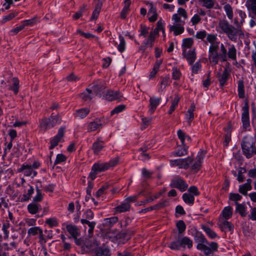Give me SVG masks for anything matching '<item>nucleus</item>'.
I'll list each match as a JSON object with an SVG mask.
<instances>
[{
    "label": "nucleus",
    "mask_w": 256,
    "mask_h": 256,
    "mask_svg": "<svg viewBox=\"0 0 256 256\" xmlns=\"http://www.w3.org/2000/svg\"><path fill=\"white\" fill-rule=\"evenodd\" d=\"M195 240L198 242L197 248L202 250L206 255H210L216 252L218 250V245L216 242H212L209 244V246L205 245L204 244H208V242L200 232H197L195 236Z\"/></svg>",
    "instance_id": "obj_1"
},
{
    "label": "nucleus",
    "mask_w": 256,
    "mask_h": 256,
    "mask_svg": "<svg viewBox=\"0 0 256 256\" xmlns=\"http://www.w3.org/2000/svg\"><path fill=\"white\" fill-rule=\"evenodd\" d=\"M219 27L226 33L228 38L232 41L236 42L238 35H244V34L239 28H235L224 20H220L218 24Z\"/></svg>",
    "instance_id": "obj_2"
},
{
    "label": "nucleus",
    "mask_w": 256,
    "mask_h": 256,
    "mask_svg": "<svg viewBox=\"0 0 256 256\" xmlns=\"http://www.w3.org/2000/svg\"><path fill=\"white\" fill-rule=\"evenodd\" d=\"M255 144L254 139L250 136H245L242 144V150L247 158L252 156L254 154H256V148L254 147Z\"/></svg>",
    "instance_id": "obj_3"
},
{
    "label": "nucleus",
    "mask_w": 256,
    "mask_h": 256,
    "mask_svg": "<svg viewBox=\"0 0 256 256\" xmlns=\"http://www.w3.org/2000/svg\"><path fill=\"white\" fill-rule=\"evenodd\" d=\"M62 118L59 114H52L50 118H44L40 121V126L42 130L46 131L48 129L51 128L60 122Z\"/></svg>",
    "instance_id": "obj_4"
},
{
    "label": "nucleus",
    "mask_w": 256,
    "mask_h": 256,
    "mask_svg": "<svg viewBox=\"0 0 256 256\" xmlns=\"http://www.w3.org/2000/svg\"><path fill=\"white\" fill-rule=\"evenodd\" d=\"M119 162V158L117 157L110 160L108 162L102 164H95L94 165V170H98V172L105 171L111 167L116 166Z\"/></svg>",
    "instance_id": "obj_5"
},
{
    "label": "nucleus",
    "mask_w": 256,
    "mask_h": 256,
    "mask_svg": "<svg viewBox=\"0 0 256 256\" xmlns=\"http://www.w3.org/2000/svg\"><path fill=\"white\" fill-rule=\"evenodd\" d=\"M193 159L190 157H188L184 159H178L171 161V164L172 166H178L180 168L187 169L190 165L192 164Z\"/></svg>",
    "instance_id": "obj_6"
},
{
    "label": "nucleus",
    "mask_w": 256,
    "mask_h": 256,
    "mask_svg": "<svg viewBox=\"0 0 256 256\" xmlns=\"http://www.w3.org/2000/svg\"><path fill=\"white\" fill-rule=\"evenodd\" d=\"M172 188H174L179 189L182 192L186 190L188 188V184L180 178H176L172 180L170 184Z\"/></svg>",
    "instance_id": "obj_7"
},
{
    "label": "nucleus",
    "mask_w": 256,
    "mask_h": 256,
    "mask_svg": "<svg viewBox=\"0 0 256 256\" xmlns=\"http://www.w3.org/2000/svg\"><path fill=\"white\" fill-rule=\"evenodd\" d=\"M206 155V152L204 150H200L198 152V155L196 158L194 163L192 165L191 169L196 172L199 170L202 166V163L203 159Z\"/></svg>",
    "instance_id": "obj_8"
},
{
    "label": "nucleus",
    "mask_w": 256,
    "mask_h": 256,
    "mask_svg": "<svg viewBox=\"0 0 256 256\" xmlns=\"http://www.w3.org/2000/svg\"><path fill=\"white\" fill-rule=\"evenodd\" d=\"M248 109V103H246L244 106L242 107V116L243 128L244 129H246L250 126Z\"/></svg>",
    "instance_id": "obj_9"
},
{
    "label": "nucleus",
    "mask_w": 256,
    "mask_h": 256,
    "mask_svg": "<svg viewBox=\"0 0 256 256\" xmlns=\"http://www.w3.org/2000/svg\"><path fill=\"white\" fill-rule=\"evenodd\" d=\"M102 124L101 123V118H96L94 121L90 122L88 125V132H91L98 130L100 131L102 128Z\"/></svg>",
    "instance_id": "obj_10"
},
{
    "label": "nucleus",
    "mask_w": 256,
    "mask_h": 256,
    "mask_svg": "<svg viewBox=\"0 0 256 256\" xmlns=\"http://www.w3.org/2000/svg\"><path fill=\"white\" fill-rule=\"evenodd\" d=\"M64 132V128H60L58 134L51 140L50 149L52 150L56 146L60 140L63 138Z\"/></svg>",
    "instance_id": "obj_11"
},
{
    "label": "nucleus",
    "mask_w": 256,
    "mask_h": 256,
    "mask_svg": "<svg viewBox=\"0 0 256 256\" xmlns=\"http://www.w3.org/2000/svg\"><path fill=\"white\" fill-rule=\"evenodd\" d=\"M183 56L188 61L190 64L192 65L196 57L195 49L190 50L188 51L186 49L183 50Z\"/></svg>",
    "instance_id": "obj_12"
},
{
    "label": "nucleus",
    "mask_w": 256,
    "mask_h": 256,
    "mask_svg": "<svg viewBox=\"0 0 256 256\" xmlns=\"http://www.w3.org/2000/svg\"><path fill=\"white\" fill-rule=\"evenodd\" d=\"M105 98L109 100L112 101L114 100H118L120 101L121 98H122V95L118 91L108 90L104 96Z\"/></svg>",
    "instance_id": "obj_13"
},
{
    "label": "nucleus",
    "mask_w": 256,
    "mask_h": 256,
    "mask_svg": "<svg viewBox=\"0 0 256 256\" xmlns=\"http://www.w3.org/2000/svg\"><path fill=\"white\" fill-rule=\"evenodd\" d=\"M79 96L82 101L89 102L94 98V93L92 90L87 88L79 94Z\"/></svg>",
    "instance_id": "obj_14"
},
{
    "label": "nucleus",
    "mask_w": 256,
    "mask_h": 256,
    "mask_svg": "<svg viewBox=\"0 0 256 256\" xmlns=\"http://www.w3.org/2000/svg\"><path fill=\"white\" fill-rule=\"evenodd\" d=\"M216 76L220 86H223L228 80L230 72H228V68H225L222 74L220 72H218Z\"/></svg>",
    "instance_id": "obj_15"
},
{
    "label": "nucleus",
    "mask_w": 256,
    "mask_h": 256,
    "mask_svg": "<svg viewBox=\"0 0 256 256\" xmlns=\"http://www.w3.org/2000/svg\"><path fill=\"white\" fill-rule=\"evenodd\" d=\"M104 142L101 138H98L94 142L92 146V150L94 154H98L104 148Z\"/></svg>",
    "instance_id": "obj_16"
},
{
    "label": "nucleus",
    "mask_w": 256,
    "mask_h": 256,
    "mask_svg": "<svg viewBox=\"0 0 256 256\" xmlns=\"http://www.w3.org/2000/svg\"><path fill=\"white\" fill-rule=\"evenodd\" d=\"M18 172H23L25 176H30L32 174V176L36 175V172L34 171L32 166L30 165H22L20 168L18 170Z\"/></svg>",
    "instance_id": "obj_17"
},
{
    "label": "nucleus",
    "mask_w": 256,
    "mask_h": 256,
    "mask_svg": "<svg viewBox=\"0 0 256 256\" xmlns=\"http://www.w3.org/2000/svg\"><path fill=\"white\" fill-rule=\"evenodd\" d=\"M100 244L97 242L96 240H88L86 244H84V246L83 247L84 248V247L87 249L86 252L94 250V251L96 249L98 246Z\"/></svg>",
    "instance_id": "obj_18"
},
{
    "label": "nucleus",
    "mask_w": 256,
    "mask_h": 256,
    "mask_svg": "<svg viewBox=\"0 0 256 256\" xmlns=\"http://www.w3.org/2000/svg\"><path fill=\"white\" fill-rule=\"evenodd\" d=\"M161 98L154 97L150 98V109L149 112L152 114L155 111L156 107L160 104Z\"/></svg>",
    "instance_id": "obj_19"
},
{
    "label": "nucleus",
    "mask_w": 256,
    "mask_h": 256,
    "mask_svg": "<svg viewBox=\"0 0 256 256\" xmlns=\"http://www.w3.org/2000/svg\"><path fill=\"white\" fill-rule=\"evenodd\" d=\"M195 108L196 106L194 103L192 104L190 108L188 110L186 114L189 126L191 124V122L194 118V112L195 110Z\"/></svg>",
    "instance_id": "obj_20"
},
{
    "label": "nucleus",
    "mask_w": 256,
    "mask_h": 256,
    "mask_svg": "<svg viewBox=\"0 0 256 256\" xmlns=\"http://www.w3.org/2000/svg\"><path fill=\"white\" fill-rule=\"evenodd\" d=\"M218 224L222 231H224L226 230L230 231L233 228L232 224L230 222L223 219L219 220Z\"/></svg>",
    "instance_id": "obj_21"
},
{
    "label": "nucleus",
    "mask_w": 256,
    "mask_h": 256,
    "mask_svg": "<svg viewBox=\"0 0 256 256\" xmlns=\"http://www.w3.org/2000/svg\"><path fill=\"white\" fill-rule=\"evenodd\" d=\"M104 238L112 241L117 239V231L115 229H110L104 234Z\"/></svg>",
    "instance_id": "obj_22"
},
{
    "label": "nucleus",
    "mask_w": 256,
    "mask_h": 256,
    "mask_svg": "<svg viewBox=\"0 0 256 256\" xmlns=\"http://www.w3.org/2000/svg\"><path fill=\"white\" fill-rule=\"evenodd\" d=\"M110 250L108 248L98 246L94 250V256H110Z\"/></svg>",
    "instance_id": "obj_23"
},
{
    "label": "nucleus",
    "mask_w": 256,
    "mask_h": 256,
    "mask_svg": "<svg viewBox=\"0 0 256 256\" xmlns=\"http://www.w3.org/2000/svg\"><path fill=\"white\" fill-rule=\"evenodd\" d=\"M184 30V28L183 26L174 24L170 27V32H173L175 36H178L182 34Z\"/></svg>",
    "instance_id": "obj_24"
},
{
    "label": "nucleus",
    "mask_w": 256,
    "mask_h": 256,
    "mask_svg": "<svg viewBox=\"0 0 256 256\" xmlns=\"http://www.w3.org/2000/svg\"><path fill=\"white\" fill-rule=\"evenodd\" d=\"M188 147L184 144L182 146H179L176 152H174V155L176 156H182L188 154Z\"/></svg>",
    "instance_id": "obj_25"
},
{
    "label": "nucleus",
    "mask_w": 256,
    "mask_h": 256,
    "mask_svg": "<svg viewBox=\"0 0 256 256\" xmlns=\"http://www.w3.org/2000/svg\"><path fill=\"white\" fill-rule=\"evenodd\" d=\"M40 210V206L38 204L32 202L28 206V210L31 214H36Z\"/></svg>",
    "instance_id": "obj_26"
},
{
    "label": "nucleus",
    "mask_w": 256,
    "mask_h": 256,
    "mask_svg": "<svg viewBox=\"0 0 256 256\" xmlns=\"http://www.w3.org/2000/svg\"><path fill=\"white\" fill-rule=\"evenodd\" d=\"M130 204L126 203V202L122 203L121 204L115 208L116 212L121 213L128 211L130 209Z\"/></svg>",
    "instance_id": "obj_27"
},
{
    "label": "nucleus",
    "mask_w": 256,
    "mask_h": 256,
    "mask_svg": "<svg viewBox=\"0 0 256 256\" xmlns=\"http://www.w3.org/2000/svg\"><path fill=\"white\" fill-rule=\"evenodd\" d=\"M66 230L73 238H76L79 235L78 230L75 226L68 225L66 226Z\"/></svg>",
    "instance_id": "obj_28"
},
{
    "label": "nucleus",
    "mask_w": 256,
    "mask_h": 256,
    "mask_svg": "<svg viewBox=\"0 0 256 256\" xmlns=\"http://www.w3.org/2000/svg\"><path fill=\"white\" fill-rule=\"evenodd\" d=\"M90 110L88 108H83L76 110L74 116L80 118H83L89 114Z\"/></svg>",
    "instance_id": "obj_29"
},
{
    "label": "nucleus",
    "mask_w": 256,
    "mask_h": 256,
    "mask_svg": "<svg viewBox=\"0 0 256 256\" xmlns=\"http://www.w3.org/2000/svg\"><path fill=\"white\" fill-rule=\"evenodd\" d=\"M236 205V212H238L240 216L242 217H244L246 216L247 213L246 212V208L243 204H240L238 202H235Z\"/></svg>",
    "instance_id": "obj_30"
},
{
    "label": "nucleus",
    "mask_w": 256,
    "mask_h": 256,
    "mask_svg": "<svg viewBox=\"0 0 256 256\" xmlns=\"http://www.w3.org/2000/svg\"><path fill=\"white\" fill-rule=\"evenodd\" d=\"M228 58L236 60V50L234 45L232 44L228 48Z\"/></svg>",
    "instance_id": "obj_31"
},
{
    "label": "nucleus",
    "mask_w": 256,
    "mask_h": 256,
    "mask_svg": "<svg viewBox=\"0 0 256 256\" xmlns=\"http://www.w3.org/2000/svg\"><path fill=\"white\" fill-rule=\"evenodd\" d=\"M80 222L83 224H86L89 227L88 229V233L90 234H92L94 232V228L96 224V222H90L89 220L85 219V218H82L80 220Z\"/></svg>",
    "instance_id": "obj_32"
},
{
    "label": "nucleus",
    "mask_w": 256,
    "mask_h": 256,
    "mask_svg": "<svg viewBox=\"0 0 256 256\" xmlns=\"http://www.w3.org/2000/svg\"><path fill=\"white\" fill-rule=\"evenodd\" d=\"M232 214V208L231 206H228L225 207L222 210V215L225 220L230 218Z\"/></svg>",
    "instance_id": "obj_33"
},
{
    "label": "nucleus",
    "mask_w": 256,
    "mask_h": 256,
    "mask_svg": "<svg viewBox=\"0 0 256 256\" xmlns=\"http://www.w3.org/2000/svg\"><path fill=\"white\" fill-rule=\"evenodd\" d=\"M246 6L248 9L250 10L252 13L256 15V0H248Z\"/></svg>",
    "instance_id": "obj_34"
},
{
    "label": "nucleus",
    "mask_w": 256,
    "mask_h": 256,
    "mask_svg": "<svg viewBox=\"0 0 256 256\" xmlns=\"http://www.w3.org/2000/svg\"><path fill=\"white\" fill-rule=\"evenodd\" d=\"M182 199L185 202L188 204H193L194 198L190 193H184L182 196Z\"/></svg>",
    "instance_id": "obj_35"
},
{
    "label": "nucleus",
    "mask_w": 256,
    "mask_h": 256,
    "mask_svg": "<svg viewBox=\"0 0 256 256\" xmlns=\"http://www.w3.org/2000/svg\"><path fill=\"white\" fill-rule=\"evenodd\" d=\"M13 84L10 88V89L12 90L14 93L16 94L18 92L19 90V80L17 78H14L12 79Z\"/></svg>",
    "instance_id": "obj_36"
},
{
    "label": "nucleus",
    "mask_w": 256,
    "mask_h": 256,
    "mask_svg": "<svg viewBox=\"0 0 256 256\" xmlns=\"http://www.w3.org/2000/svg\"><path fill=\"white\" fill-rule=\"evenodd\" d=\"M102 6V2H99L96 6L92 12V16L91 17V20H96L98 18L99 13L100 11L101 8Z\"/></svg>",
    "instance_id": "obj_37"
},
{
    "label": "nucleus",
    "mask_w": 256,
    "mask_h": 256,
    "mask_svg": "<svg viewBox=\"0 0 256 256\" xmlns=\"http://www.w3.org/2000/svg\"><path fill=\"white\" fill-rule=\"evenodd\" d=\"M238 92L240 98H243L244 97V84L242 80L238 82Z\"/></svg>",
    "instance_id": "obj_38"
},
{
    "label": "nucleus",
    "mask_w": 256,
    "mask_h": 256,
    "mask_svg": "<svg viewBox=\"0 0 256 256\" xmlns=\"http://www.w3.org/2000/svg\"><path fill=\"white\" fill-rule=\"evenodd\" d=\"M180 100V98L178 96V94H176V97L174 100L172 101V106L170 108V109L168 111V114H172L176 106L178 104L179 100Z\"/></svg>",
    "instance_id": "obj_39"
},
{
    "label": "nucleus",
    "mask_w": 256,
    "mask_h": 256,
    "mask_svg": "<svg viewBox=\"0 0 256 256\" xmlns=\"http://www.w3.org/2000/svg\"><path fill=\"white\" fill-rule=\"evenodd\" d=\"M118 222V218L116 217H112L110 218H106L104 220V225L106 226H111L114 224Z\"/></svg>",
    "instance_id": "obj_40"
},
{
    "label": "nucleus",
    "mask_w": 256,
    "mask_h": 256,
    "mask_svg": "<svg viewBox=\"0 0 256 256\" xmlns=\"http://www.w3.org/2000/svg\"><path fill=\"white\" fill-rule=\"evenodd\" d=\"M180 244L184 247L187 245L188 248H190L192 246V242L189 238L184 237L180 240Z\"/></svg>",
    "instance_id": "obj_41"
},
{
    "label": "nucleus",
    "mask_w": 256,
    "mask_h": 256,
    "mask_svg": "<svg viewBox=\"0 0 256 256\" xmlns=\"http://www.w3.org/2000/svg\"><path fill=\"white\" fill-rule=\"evenodd\" d=\"M34 190L32 186H30V188L26 194H24L20 199V202H26L30 200V196L34 193Z\"/></svg>",
    "instance_id": "obj_42"
},
{
    "label": "nucleus",
    "mask_w": 256,
    "mask_h": 256,
    "mask_svg": "<svg viewBox=\"0 0 256 256\" xmlns=\"http://www.w3.org/2000/svg\"><path fill=\"white\" fill-rule=\"evenodd\" d=\"M252 186L249 185L248 184H246L240 186L239 188V192L241 194L246 195L247 194V191L250 190H252Z\"/></svg>",
    "instance_id": "obj_43"
},
{
    "label": "nucleus",
    "mask_w": 256,
    "mask_h": 256,
    "mask_svg": "<svg viewBox=\"0 0 256 256\" xmlns=\"http://www.w3.org/2000/svg\"><path fill=\"white\" fill-rule=\"evenodd\" d=\"M199 2L202 3V6L208 9L214 7V0H198Z\"/></svg>",
    "instance_id": "obj_44"
},
{
    "label": "nucleus",
    "mask_w": 256,
    "mask_h": 256,
    "mask_svg": "<svg viewBox=\"0 0 256 256\" xmlns=\"http://www.w3.org/2000/svg\"><path fill=\"white\" fill-rule=\"evenodd\" d=\"M224 8L228 18L232 20L233 18V12L232 6L229 4H226L224 6Z\"/></svg>",
    "instance_id": "obj_45"
},
{
    "label": "nucleus",
    "mask_w": 256,
    "mask_h": 256,
    "mask_svg": "<svg viewBox=\"0 0 256 256\" xmlns=\"http://www.w3.org/2000/svg\"><path fill=\"white\" fill-rule=\"evenodd\" d=\"M193 40L191 38H185L183 40L182 47L184 50L190 48L193 44Z\"/></svg>",
    "instance_id": "obj_46"
},
{
    "label": "nucleus",
    "mask_w": 256,
    "mask_h": 256,
    "mask_svg": "<svg viewBox=\"0 0 256 256\" xmlns=\"http://www.w3.org/2000/svg\"><path fill=\"white\" fill-rule=\"evenodd\" d=\"M202 229L206 233L208 236L211 238H215L216 237L217 235L216 233L214 232L212 230H211L210 228L206 226H203Z\"/></svg>",
    "instance_id": "obj_47"
},
{
    "label": "nucleus",
    "mask_w": 256,
    "mask_h": 256,
    "mask_svg": "<svg viewBox=\"0 0 256 256\" xmlns=\"http://www.w3.org/2000/svg\"><path fill=\"white\" fill-rule=\"evenodd\" d=\"M172 20L174 21V24L178 26H184V21L182 20L178 16V14H174L172 16Z\"/></svg>",
    "instance_id": "obj_48"
},
{
    "label": "nucleus",
    "mask_w": 256,
    "mask_h": 256,
    "mask_svg": "<svg viewBox=\"0 0 256 256\" xmlns=\"http://www.w3.org/2000/svg\"><path fill=\"white\" fill-rule=\"evenodd\" d=\"M154 40L155 38L152 36V34H150L148 39L144 42V44L145 46H150V48H152Z\"/></svg>",
    "instance_id": "obj_49"
},
{
    "label": "nucleus",
    "mask_w": 256,
    "mask_h": 256,
    "mask_svg": "<svg viewBox=\"0 0 256 256\" xmlns=\"http://www.w3.org/2000/svg\"><path fill=\"white\" fill-rule=\"evenodd\" d=\"M219 56L217 53L210 54L208 59L211 62L214 64H218V61Z\"/></svg>",
    "instance_id": "obj_50"
},
{
    "label": "nucleus",
    "mask_w": 256,
    "mask_h": 256,
    "mask_svg": "<svg viewBox=\"0 0 256 256\" xmlns=\"http://www.w3.org/2000/svg\"><path fill=\"white\" fill-rule=\"evenodd\" d=\"M119 38L120 40V43L118 46V48L120 52H122L124 51L125 48V40L124 38L121 36H120Z\"/></svg>",
    "instance_id": "obj_51"
},
{
    "label": "nucleus",
    "mask_w": 256,
    "mask_h": 256,
    "mask_svg": "<svg viewBox=\"0 0 256 256\" xmlns=\"http://www.w3.org/2000/svg\"><path fill=\"white\" fill-rule=\"evenodd\" d=\"M124 6L120 14V17L124 19L126 17V15L129 10V6H130V4H128V2H127V4L124 2Z\"/></svg>",
    "instance_id": "obj_52"
},
{
    "label": "nucleus",
    "mask_w": 256,
    "mask_h": 256,
    "mask_svg": "<svg viewBox=\"0 0 256 256\" xmlns=\"http://www.w3.org/2000/svg\"><path fill=\"white\" fill-rule=\"evenodd\" d=\"M126 108L125 105L121 104L116 107L112 112L111 115L115 114H118L119 112L123 111Z\"/></svg>",
    "instance_id": "obj_53"
},
{
    "label": "nucleus",
    "mask_w": 256,
    "mask_h": 256,
    "mask_svg": "<svg viewBox=\"0 0 256 256\" xmlns=\"http://www.w3.org/2000/svg\"><path fill=\"white\" fill-rule=\"evenodd\" d=\"M176 226L178 230L179 233H182L184 232L186 227L184 222L182 220H179L176 224Z\"/></svg>",
    "instance_id": "obj_54"
},
{
    "label": "nucleus",
    "mask_w": 256,
    "mask_h": 256,
    "mask_svg": "<svg viewBox=\"0 0 256 256\" xmlns=\"http://www.w3.org/2000/svg\"><path fill=\"white\" fill-rule=\"evenodd\" d=\"M40 228L39 227H33L30 228L28 232L29 236H35L39 233Z\"/></svg>",
    "instance_id": "obj_55"
},
{
    "label": "nucleus",
    "mask_w": 256,
    "mask_h": 256,
    "mask_svg": "<svg viewBox=\"0 0 256 256\" xmlns=\"http://www.w3.org/2000/svg\"><path fill=\"white\" fill-rule=\"evenodd\" d=\"M242 198V196L238 194L230 193L229 196V199L230 200L234 201L236 202Z\"/></svg>",
    "instance_id": "obj_56"
},
{
    "label": "nucleus",
    "mask_w": 256,
    "mask_h": 256,
    "mask_svg": "<svg viewBox=\"0 0 256 256\" xmlns=\"http://www.w3.org/2000/svg\"><path fill=\"white\" fill-rule=\"evenodd\" d=\"M10 228V224L8 222L4 223L3 224L2 230L4 232L5 234L4 238V239H8V234L9 232L8 229Z\"/></svg>",
    "instance_id": "obj_57"
},
{
    "label": "nucleus",
    "mask_w": 256,
    "mask_h": 256,
    "mask_svg": "<svg viewBox=\"0 0 256 256\" xmlns=\"http://www.w3.org/2000/svg\"><path fill=\"white\" fill-rule=\"evenodd\" d=\"M172 71V78L174 80H178L181 76L180 71L176 68H174Z\"/></svg>",
    "instance_id": "obj_58"
},
{
    "label": "nucleus",
    "mask_w": 256,
    "mask_h": 256,
    "mask_svg": "<svg viewBox=\"0 0 256 256\" xmlns=\"http://www.w3.org/2000/svg\"><path fill=\"white\" fill-rule=\"evenodd\" d=\"M76 34H80L81 36H83L84 37L86 38H94V35H92V34H91L90 33H86V32H82V30H81L80 29H78V30H76Z\"/></svg>",
    "instance_id": "obj_59"
},
{
    "label": "nucleus",
    "mask_w": 256,
    "mask_h": 256,
    "mask_svg": "<svg viewBox=\"0 0 256 256\" xmlns=\"http://www.w3.org/2000/svg\"><path fill=\"white\" fill-rule=\"evenodd\" d=\"M66 160V157L62 154H58L54 162V165L56 166L58 163L64 162Z\"/></svg>",
    "instance_id": "obj_60"
},
{
    "label": "nucleus",
    "mask_w": 256,
    "mask_h": 256,
    "mask_svg": "<svg viewBox=\"0 0 256 256\" xmlns=\"http://www.w3.org/2000/svg\"><path fill=\"white\" fill-rule=\"evenodd\" d=\"M218 48V42L214 43V44H210V49H209L210 54L214 53V52H215V53H216V52H217Z\"/></svg>",
    "instance_id": "obj_61"
},
{
    "label": "nucleus",
    "mask_w": 256,
    "mask_h": 256,
    "mask_svg": "<svg viewBox=\"0 0 256 256\" xmlns=\"http://www.w3.org/2000/svg\"><path fill=\"white\" fill-rule=\"evenodd\" d=\"M42 195L40 192V190L39 189L37 188L36 195L34 198V202L36 203V202H40L42 201Z\"/></svg>",
    "instance_id": "obj_62"
},
{
    "label": "nucleus",
    "mask_w": 256,
    "mask_h": 256,
    "mask_svg": "<svg viewBox=\"0 0 256 256\" xmlns=\"http://www.w3.org/2000/svg\"><path fill=\"white\" fill-rule=\"evenodd\" d=\"M202 65L200 62H196L192 68V72L194 74H198V72L200 70Z\"/></svg>",
    "instance_id": "obj_63"
},
{
    "label": "nucleus",
    "mask_w": 256,
    "mask_h": 256,
    "mask_svg": "<svg viewBox=\"0 0 256 256\" xmlns=\"http://www.w3.org/2000/svg\"><path fill=\"white\" fill-rule=\"evenodd\" d=\"M206 40L210 44L217 42L216 35L210 34L207 36Z\"/></svg>",
    "instance_id": "obj_64"
}]
</instances>
